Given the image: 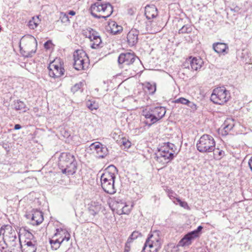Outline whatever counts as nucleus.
<instances>
[{"label":"nucleus","instance_id":"obj_49","mask_svg":"<svg viewBox=\"0 0 252 252\" xmlns=\"http://www.w3.org/2000/svg\"><path fill=\"white\" fill-rule=\"evenodd\" d=\"M168 195L170 198L172 199L175 198L174 195H176V194L173 191L171 190L168 192Z\"/></svg>","mask_w":252,"mask_h":252},{"label":"nucleus","instance_id":"obj_45","mask_svg":"<svg viewBox=\"0 0 252 252\" xmlns=\"http://www.w3.org/2000/svg\"><path fill=\"white\" fill-rule=\"evenodd\" d=\"M121 143L125 148H128L130 147V142L126 139H123Z\"/></svg>","mask_w":252,"mask_h":252},{"label":"nucleus","instance_id":"obj_39","mask_svg":"<svg viewBox=\"0 0 252 252\" xmlns=\"http://www.w3.org/2000/svg\"><path fill=\"white\" fill-rule=\"evenodd\" d=\"M174 102L175 103H181L187 105L188 103H189V100L184 97H180L175 99Z\"/></svg>","mask_w":252,"mask_h":252},{"label":"nucleus","instance_id":"obj_53","mask_svg":"<svg viewBox=\"0 0 252 252\" xmlns=\"http://www.w3.org/2000/svg\"><path fill=\"white\" fill-rule=\"evenodd\" d=\"M21 128V126L19 124H16L14 126V129L18 130Z\"/></svg>","mask_w":252,"mask_h":252},{"label":"nucleus","instance_id":"obj_29","mask_svg":"<svg viewBox=\"0 0 252 252\" xmlns=\"http://www.w3.org/2000/svg\"><path fill=\"white\" fill-rule=\"evenodd\" d=\"M212 152H213L214 158L217 160L220 159L224 156V152L219 148H216V146H215V150Z\"/></svg>","mask_w":252,"mask_h":252},{"label":"nucleus","instance_id":"obj_41","mask_svg":"<svg viewBox=\"0 0 252 252\" xmlns=\"http://www.w3.org/2000/svg\"><path fill=\"white\" fill-rule=\"evenodd\" d=\"M82 85L83 84L81 82L76 84L71 88V92H73V93H75V92H77L82 88Z\"/></svg>","mask_w":252,"mask_h":252},{"label":"nucleus","instance_id":"obj_3","mask_svg":"<svg viewBox=\"0 0 252 252\" xmlns=\"http://www.w3.org/2000/svg\"><path fill=\"white\" fill-rule=\"evenodd\" d=\"M175 150L174 144L169 142L164 143L156 153L155 158L158 162L165 165L174 158Z\"/></svg>","mask_w":252,"mask_h":252},{"label":"nucleus","instance_id":"obj_37","mask_svg":"<svg viewBox=\"0 0 252 252\" xmlns=\"http://www.w3.org/2000/svg\"><path fill=\"white\" fill-rule=\"evenodd\" d=\"M60 19L61 20V22L63 23L69 22V19L68 16L65 13L62 12L61 13Z\"/></svg>","mask_w":252,"mask_h":252},{"label":"nucleus","instance_id":"obj_19","mask_svg":"<svg viewBox=\"0 0 252 252\" xmlns=\"http://www.w3.org/2000/svg\"><path fill=\"white\" fill-rule=\"evenodd\" d=\"M214 51L218 54L225 55L228 53L229 49L228 45L222 42L215 43L213 45Z\"/></svg>","mask_w":252,"mask_h":252},{"label":"nucleus","instance_id":"obj_28","mask_svg":"<svg viewBox=\"0 0 252 252\" xmlns=\"http://www.w3.org/2000/svg\"><path fill=\"white\" fill-rule=\"evenodd\" d=\"M144 87L146 89L150 94H153L156 91V85L155 83L151 84L146 82L144 84Z\"/></svg>","mask_w":252,"mask_h":252},{"label":"nucleus","instance_id":"obj_50","mask_svg":"<svg viewBox=\"0 0 252 252\" xmlns=\"http://www.w3.org/2000/svg\"><path fill=\"white\" fill-rule=\"evenodd\" d=\"M176 200L182 207H185V205H187L186 202L182 201L179 198H177Z\"/></svg>","mask_w":252,"mask_h":252},{"label":"nucleus","instance_id":"obj_38","mask_svg":"<svg viewBox=\"0 0 252 252\" xmlns=\"http://www.w3.org/2000/svg\"><path fill=\"white\" fill-rule=\"evenodd\" d=\"M130 212V209L129 206L125 204L124 206L121 208V212L120 214H128Z\"/></svg>","mask_w":252,"mask_h":252},{"label":"nucleus","instance_id":"obj_13","mask_svg":"<svg viewBox=\"0 0 252 252\" xmlns=\"http://www.w3.org/2000/svg\"><path fill=\"white\" fill-rule=\"evenodd\" d=\"M202 229L203 227L200 225L198 226L196 229L188 233L179 242L178 246L184 247L190 245L192 243V240L199 237V233L201 232Z\"/></svg>","mask_w":252,"mask_h":252},{"label":"nucleus","instance_id":"obj_16","mask_svg":"<svg viewBox=\"0 0 252 252\" xmlns=\"http://www.w3.org/2000/svg\"><path fill=\"white\" fill-rule=\"evenodd\" d=\"M27 219H31V223L33 225L40 224L43 220V213L37 210H32L31 213L26 215Z\"/></svg>","mask_w":252,"mask_h":252},{"label":"nucleus","instance_id":"obj_5","mask_svg":"<svg viewBox=\"0 0 252 252\" xmlns=\"http://www.w3.org/2000/svg\"><path fill=\"white\" fill-rule=\"evenodd\" d=\"M216 141L213 137L209 134H203L196 143L197 150L201 153H211L215 150Z\"/></svg>","mask_w":252,"mask_h":252},{"label":"nucleus","instance_id":"obj_27","mask_svg":"<svg viewBox=\"0 0 252 252\" xmlns=\"http://www.w3.org/2000/svg\"><path fill=\"white\" fill-rule=\"evenodd\" d=\"M234 125V120L232 118H227L223 124V129L225 132H228L229 131L231 130Z\"/></svg>","mask_w":252,"mask_h":252},{"label":"nucleus","instance_id":"obj_1","mask_svg":"<svg viewBox=\"0 0 252 252\" xmlns=\"http://www.w3.org/2000/svg\"><path fill=\"white\" fill-rule=\"evenodd\" d=\"M116 168L111 165L106 168L100 176L101 187L103 190L109 194L115 193L117 189L115 186Z\"/></svg>","mask_w":252,"mask_h":252},{"label":"nucleus","instance_id":"obj_6","mask_svg":"<svg viewBox=\"0 0 252 252\" xmlns=\"http://www.w3.org/2000/svg\"><path fill=\"white\" fill-rule=\"evenodd\" d=\"M230 98L229 91L223 86L217 87L213 90L210 99L215 104L224 105Z\"/></svg>","mask_w":252,"mask_h":252},{"label":"nucleus","instance_id":"obj_23","mask_svg":"<svg viewBox=\"0 0 252 252\" xmlns=\"http://www.w3.org/2000/svg\"><path fill=\"white\" fill-rule=\"evenodd\" d=\"M145 16L148 19L156 17L158 15L157 9L154 6H147L145 7Z\"/></svg>","mask_w":252,"mask_h":252},{"label":"nucleus","instance_id":"obj_57","mask_svg":"<svg viewBox=\"0 0 252 252\" xmlns=\"http://www.w3.org/2000/svg\"><path fill=\"white\" fill-rule=\"evenodd\" d=\"M48 41H47V42H46L45 43V44H44V47H45V48H48V47H47V46H48Z\"/></svg>","mask_w":252,"mask_h":252},{"label":"nucleus","instance_id":"obj_25","mask_svg":"<svg viewBox=\"0 0 252 252\" xmlns=\"http://www.w3.org/2000/svg\"><path fill=\"white\" fill-rule=\"evenodd\" d=\"M102 8L103 6H101V4H100L98 2L92 4L91 6V14L94 17L97 18H100L101 16H98L95 14V12H102Z\"/></svg>","mask_w":252,"mask_h":252},{"label":"nucleus","instance_id":"obj_40","mask_svg":"<svg viewBox=\"0 0 252 252\" xmlns=\"http://www.w3.org/2000/svg\"><path fill=\"white\" fill-rule=\"evenodd\" d=\"M151 25L152 27V28L150 30V32H158L160 31V27H155L156 26V23L154 21H152L151 23Z\"/></svg>","mask_w":252,"mask_h":252},{"label":"nucleus","instance_id":"obj_58","mask_svg":"<svg viewBox=\"0 0 252 252\" xmlns=\"http://www.w3.org/2000/svg\"><path fill=\"white\" fill-rule=\"evenodd\" d=\"M246 63H249V64L252 63H251V59H250V62H246Z\"/></svg>","mask_w":252,"mask_h":252},{"label":"nucleus","instance_id":"obj_44","mask_svg":"<svg viewBox=\"0 0 252 252\" xmlns=\"http://www.w3.org/2000/svg\"><path fill=\"white\" fill-rule=\"evenodd\" d=\"M92 31H95L91 28H88L86 29V31L85 32V35L87 37L89 38L90 39H91V37H92Z\"/></svg>","mask_w":252,"mask_h":252},{"label":"nucleus","instance_id":"obj_30","mask_svg":"<svg viewBox=\"0 0 252 252\" xmlns=\"http://www.w3.org/2000/svg\"><path fill=\"white\" fill-rule=\"evenodd\" d=\"M105 10L103 12L104 15H101L102 18L106 19L109 17L113 12V7L110 4L108 6H105Z\"/></svg>","mask_w":252,"mask_h":252},{"label":"nucleus","instance_id":"obj_24","mask_svg":"<svg viewBox=\"0 0 252 252\" xmlns=\"http://www.w3.org/2000/svg\"><path fill=\"white\" fill-rule=\"evenodd\" d=\"M110 31L113 34H117L123 30V28L121 26L118 25L115 21H111L109 23Z\"/></svg>","mask_w":252,"mask_h":252},{"label":"nucleus","instance_id":"obj_22","mask_svg":"<svg viewBox=\"0 0 252 252\" xmlns=\"http://www.w3.org/2000/svg\"><path fill=\"white\" fill-rule=\"evenodd\" d=\"M153 115L156 116L157 122L161 119L165 114L166 110L163 107H156L151 108Z\"/></svg>","mask_w":252,"mask_h":252},{"label":"nucleus","instance_id":"obj_11","mask_svg":"<svg viewBox=\"0 0 252 252\" xmlns=\"http://www.w3.org/2000/svg\"><path fill=\"white\" fill-rule=\"evenodd\" d=\"M17 232L10 225H4L0 228V246L7 240L16 239Z\"/></svg>","mask_w":252,"mask_h":252},{"label":"nucleus","instance_id":"obj_9","mask_svg":"<svg viewBox=\"0 0 252 252\" xmlns=\"http://www.w3.org/2000/svg\"><path fill=\"white\" fill-rule=\"evenodd\" d=\"M74 67L77 70L85 69L88 65V57L83 50H77L73 54Z\"/></svg>","mask_w":252,"mask_h":252},{"label":"nucleus","instance_id":"obj_55","mask_svg":"<svg viewBox=\"0 0 252 252\" xmlns=\"http://www.w3.org/2000/svg\"><path fill=\"white\" fill-rule=\"evenodd\" d=\"M68 14L72 15V16H73V15H75V12L74 11H73V10H70L68 12Z\"/></svg>","mask_w":252,"mask_h":252},{"label":"nucleus","instance_id":"obj_46","mask_svg":"<svg viewBox=\"0 0 252 252\" xmlns=\"http://www.w3.org/2000/svg\"><path fill=\"white\" fill-rule=\"evenodd\" d=\"M92 37H91V41H93L94 40H96V38H99L100 36L98 34V32L95 31H92Z\"/></svg>","mask_w":252,"mask_h":252},{"label":"nucleus","instance_id":"obj_14","mask_svg":"<svg viewBox=\"0 0 252 252\" xmlns=\"http://www.w3.org/2000/svg\"><path fill=\"white\" fill-rule=\"evenodd\" d=\"M0 246V250L4 252H17L21 250L20 239L7 240V242L2 243Z\"/></svg>","mask_w":252,"mask_h":252},{"label":"nucleus","instance_id":"obj_31","mask_svg":"<svg viewBox=\"0 0 252 252\" xmlns=\"http://www.w3.org/2000/svg\"><path fill=\"white\" fill-rule=\"evenodd\" d=\"M98 157L103 158L108 154V150L106 147L102 145L100 148L96 151Z\"/></svg>","mask_w":252,"mask_h":252},{"label":"nucleus","instance_id":"obj_12","mask_svg":"<svg viewBox=\"0 0 252 252\" xmlns=\"http://www.w3.org/2000/svg\"><path fill=\"white\" fill-rule=\"evenodd\" d=\"M27 240L24 244L21 245V250L22 252H35L37 249V243L34 236L30 232L26 233Z\"/></svg>","mask_w":252,"mask_h":252},{"label":"nucleus","instance_id":"obj_21","mask_svg":"<svg viewBox=\"0 0 252 252\" xmlns=\"http://www.w3.org/2000/svg\"><path fill=\"white\" fill-rule=\"evenodd\" d=\"M88 205L89 212L91 215L94 216L97 214L102 209L101 205L98 202L91 201Z\"/></svg>","mask_w":252,"mask_h":252},{"label":"nucleus","instance_id":"obj_20","mask_svg":"<svg viewBox=\"0 0 252 252\" xmlns=\"http://www.w3.org/2000/svg\"><path fill=\"white\" fill-rule=\"evenodd\" d=\"M189 62L191 68L193 70L200 69L203 64V61L200 58L194 57L191 59L190 57L189 59Z\"/></svg>","mask_w":252,"mask_h":252},{"label":"nucleus","instance_id":"obj_51","mask_svg":"<svg viewBox=\"0 0 252 252\" xmlns=\"http://www.w3.org/2000/svg\"><path fill=\"white\" fill-rule=\"evenodd\" d=\"M189 59H188L186 62L183 64V66L185 68H189Z\"/></svg>","mask_w":252,"mask_h":252},{"label":"nucleus","instance_id":"obj_34","mask_svg":"<svg viewBox=\"0 0 252 252\" xmlns=\"http://www.w3.org/2000/svg\"><path fill=\"white\" fill-rule=\"evenodd\" d=\"M191 28L189 25H186L182 27L179 31V33H189L191 32Z\"/></svg>","mask_w":252,"mask_h":252},{"label":"nucleus","instance_id":"obj_17","mask_svg":"<svg viewBox=\"0 0 252 252\" xmlns=\"http://www.w3.org/2000/svg\"><path fill=\"white\" fill-rule=\"evenodd\" d=\"M142 115L145 118V120H143V123L148 126H151L153 124L157 122L156 116L153 115L151 108L149 109L146 108L143 110L142 112Z\"/></svg>","mask_w":252,"mask_h":252},{"label":"nucleus","instance_id":"obj_52","mask_svg":"<svg viewBox=\"0 0 252 252\" xmlns=\"http://www.w3.org/2000/svg\"><path fill=\"white\" fill-rule=\"evenodd\" d=\"M108 4H110L109 3H105L104 4H101V6H103V8H102V12H103L105 10V6H108Z\"/></svg>","mask_w":252,"mask_h":252},{"label":"nucleus","instance_id":"obj_8","mask_svg":"<svg viewBox=\"0 0 252 252\" xmlns=\"http://www.w3.org/2000/svg\"><path fill=\"white\" fill-rule=\"evenodd\" d=\"M70 238V235L67 231L63 228H58L56 232L53 237V239H50V244L53 250H57L64 241H68Z\"/></svg>","mask_w":252,"mask_h":252},{"label":"nucleus","instance_id":"obj_48","mask_svg":"<svg viewBox=\"0 0 252 252\" xmlns=\"http://www.w3.org/2000/svg\"><path fill=\"white\" fill-rule=\"evenodd\" d=\"M130 243H128V240H127V241L125 245V251L128 252L129 251L130 247Z\"/></svg>","mask_w":252,"mask_h":252},{"label":"nucleus","instance_id":"obj_43","mask_svg":"<svg viewBox=\"0 0 252 252\" xmlns=\"http://www.w3.org/2000/svg\"><path fill=\"white\" fill-rule=\"evenodd\" d=\"M115 205L116 207H117V209H120V210H118L119 213L121 212V208L123 206H124L125 203L122 202V201H120V202L118 201H115L113 203V205Z\"/></svg>","mask_w":252,"mask_h":252},{"label":"nucleus","instance_id":"obj_15","mask_svg":"<svg viewBox=\"0 0 252 252\" xmlns=\"http://www.w3.org/2000/svg\"><path fill=\"white\" fill-rule=\"evenodd\" d=\"M48 69L49 76L54 78L61 77L64 72V69L62 65L56 64L55 61L49 64Z\"/></svg>","mask_w":252,"mask_h":252},{"label":"nucleus","instance_id":"obj_32","mask_svg":"<svg viewBox=\"0 0 252 252\" xmlns=\"http://www.w3.org/2000/svg\"><path fill=\"white\" fill-rule=\"evenodd\" d=\"M39 22L38 17L37 16L36 18L32 17V19L29 22L28 26L31 29H34L36 28Z\"/></svg>","mask_w":252,"mask_h":252},{"label":"nucleus","instance_id":"obj_4","mask_svg":"<svg viewBox=\"0 0 252 252\" xmlns=\"http://www.w3.org/2000/svg\"><path fill=\"white\" fill-rule=\"evenodd\" d=\"M37 42L35 38L23 36L19 43L21 54L25 57H32L36 50Z\"/></svg>","mask_w":252,"mask_h":252},{"label":"nucleus","instance_id":"obj_56","mask_svg":"<svg viewBox=\"0 0 252 252\" xmlns=\"http://www.w3.org/2000/svg\"><path fill=\"white\" fill-rule=\"evenodd\" d=\"M64 235H59L57 237H56V238H60V240H62V238H63L64 237Z\"/></svg>","mask_w":252,"mask_h":252},{"label":"nucleus","instance_id":"obj_33","mask_svg":"<svg viewBox=\"0 0 252 252\" xmlns=\"http://www.w3.org/2000/svg\"><path fill=\"white\" fill-rule=\"evenodd\" d=\"M142 236V234L138 231H134L127 239L128 243H131L133 240Z\"/></svg>","mask_w":252,"mask_h":252},{"label":"nucleus","instance_id":"obj_54","mask_svg":"<svg viewBox=\"0 0 252 252\" xmlns=\"http://www.w3.org/2000/svg\"><path fill=\"white\" fill-rule=\"evenodd\" d=\"M248 163L250 169L252 171V157L250 159Z\"/></svg>","mask_w":252,"mask_h":252},{"label":"nucleus","instance_id":"obj_36","mask_svg":"<svg viewBox=\"0 0 252 252\" xmlns=\"http://www.w3.org/2000/svg\"><path fill=\"white\" fill-rule=\"evenodd\" d=\"M86 106L91 111L96 110L98 108V106L96 104L91 101H88L87 102Z\"/></svg>","mask_w":252,"mask_h":252},{"label":"nucleus","instance_id":"obj_26","mask_svg":"<svg viewBox=\"0 0 252 252\" xmlns=\"http://www.w3.org/2000/svg\"><path fill=\"white\" fill-rule=\"evenodd\" d=\"M14 107L16 110H21L23 112H26L29 110L25 103L20 100L14 102Z\"/></svg>","mask_w":252,"mask_h":252},{"label":"nucleus","instance_id":"obj_35","mask_svg":"<svg viewBox=\"0 0 252 252\" xmlns=\"http://www.w3.org/2000/svg\"><path fill=\"white\" fill-rule=\"evenodd\" d=\"M92 44L91 47L93 49H96L98 48L101 44V39L100 37L96 38V40H94Z\"/></svg>","mask_w":252,"mask_h":252},{"label":"nucleus","instance_id":"obj_7","mask_svg":"<svg viewBox=\"0 0 252 252\" xmlns=\"http://www.w3.org/2000/svg\"><path fill=\"white\" fill-rule=\"evenodd\" d=\"M161 240L158 232L150 234L142 249L143 252H158L161 248Z\"/></svg>","mask_w":252,"mask_h":252},{"label":"nucleus","instance_id":"obj_42","mask_svg":"<svg viewBox=\"0 0 252 252\" xmlns=\"http://www.w3.org/2000/svg\"><path fill=\"white\" fill-rule=\"evenodd\" d=\"M102 145L99 142H95L92 143L90 145V148L91 150H94L96 152L98 151V150L100 148V147Z\"/></svg>","mask_w":252,"mask_h":252},{"label":"nucleus","instance_id":"obj_2","mask_svg":"<svg viewBox=\"0 0 252 252\" xmlns=\"http://www.w3.org/2000/svg\"><path fill=\"white\" fill-rule=\"evenodd\" d=\"M58 165L62 172L67 175H72L77 169V162L73 155L68 153L61 154Z\"/></svg>","mask_w":252,"mask_h":252},{"label":"nucleus","instance_id":"obj_18","mask_svg":"<svg viewBox=\"0 0 252 252\" xmlns=\"http://www.w3.org/2000/svg\"><path fill=\"white\" fill-rule=\"evenodd\" d=\"M139 32L136 29H132L127 34V42L128 45L132 47L138 42Z\"/></svg>","mask_w":252,"mask_h":252},{"label":"nucleus","instance_id":"obj_47","mask_svg":"<svg viewBox=\"0 0 252 252\" xmlns=\"http://www.w3.org/2000/svg\"><path fill=\"white\" fill-rule=\"evenodd\" d=\"M187 105L190 107L193 111H195L197 109L196 105L193 102H191L189 100V103L187 104Z\"/></svg>","mask_w":252,"mask_h":252},{"label":"nucleus","instance_id":"obj_10","mask_svg":"<svg viewBox=\"0 0 252 252\" xmlns=\"http://www.w3.org/2000/svg\"><path fill=\"white\" fill-rule=\"evenodd\" d=\"M118 62L120 67L123 68L125 65L130 66L134 63H139L140 61L133 52H126L119 55Z\"/></svg>","mask_w":252,"mask_h":252}]
</instances>
